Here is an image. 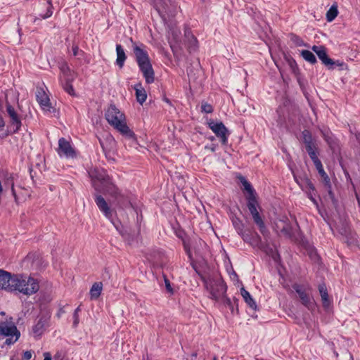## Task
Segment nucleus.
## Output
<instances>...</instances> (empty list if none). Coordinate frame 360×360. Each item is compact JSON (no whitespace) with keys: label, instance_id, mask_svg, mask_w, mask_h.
<instances>
[{"label":"nucleus","instance_id":"nucleus-28","mask_svg":"<svg viewBox=\"0 0 360 360\" xmlns=\"http://www.w3.org/2000/svg\"><path fill=\"white\" fill-rule=\"evenodd\" d=\"M171 34H172V39L170 37H169V43H170L171 47L173 48V46L174 45H177L179 44L181 32L178 29L173 30L171 32Z\"/></svg>","mask_w":360,"mask_h":360},{"label":"nucleus","instance_id":"nucleus-31","mask_svg":"<svg viewBox=\"0 0 360 360\" xmlns=\"http://www.w3.org/2000/svg\"><path fill=\"white\" fill-rule=\"evenodd\" d=\"M302 141H303L304 143L305 144V146H307L309 145H312L314 143L311 134L308 130H304L302 131Z\"/></svg>","mask_w":360,"mask_h":360},{"label":"nucleus","instance_id":"nucleus-54","mask_svg":"<svg viewBox=\"0 0 360 360\" xmlns=\"http://www.w3.org/2000/svg\"><path fill=\"white\" fill-rule=\"evenodd\" d=\"M335 354L336 356H338V354L337 352H335Z\"/></svg>","mask_w":360,"mask_h":360},{"label":"nucleus","instance_id":"nucleus-7","mask_svg":"<svg viewBox=\"0 0 360 360\" xmlns=\"http://www.w3.org/2000/svg\"><path fill=\"white\" fill-rule=\"evenodd\" d=\"M89 177L96 190L106 193L109 185H114L105 171L101 168H92L89 171Z\"/></svg>","mask_w":360,"mask_h":360},{"label":"nucleus","instance_id":"nucleus-47","mask_svg":"<svg viewBox=\"0 0 360 360\" xmlns=\"http://www.w3.org/2000/svg\"><path fill=\"white\" fill-rule=\"evenodd\" d=\"M163 100H164L166 103H169V104H170V103H170V101H169L167 98H166V97H165Z\"/></svg>","mask_w":360,"mask_h":360},{"label":"nucleus","instance_id":"nucleus-4","mask_svg":"<svg viewBox=\"0 0 360 360\" xmlns=\"http://www.w3.org/2000/svg\"><path fill=\"white\" fill-rule=\"evenodd\" d=\"M39 290L37 279L23 274H14L12 281V292H18L25 295H32Z\"/></svg>","mask_w":360,"mask_h":360},{"label":"nucleus","instance_id":"nucleus-48","mask_svg":"<svg viewBox=\"0 0 360 360\" xmlns=\"http://www.w3.org/2000/svg\"><path fill=\"white\" fill-rule=\"evenodd\" d=\"M187 252H188V257L191 259L192 258V253L191 252L190 250L187 251Z\"/></svg>","mask_w":360,"mask_h":360},{"label":"nucleus","instance_id":"nucleus-14","mask_svg":"<svg viewBox=\"0 0 360 360\" xmlns=\"http://www.w3.org/2000/svg\"><path fill=\"white\" fill-rule=\"evenodd\" d=\"M95 202L98 209L109 219H111L113 214V210L110 208L108 203L101 195H96Z\"/></svg>","mask_w":360,"mask_h":360},{"label":"nucleus","instance_id":"nucleus-2","mask_svg":"<svg viewBox=\"0 0 360 360\" xmlns=\"http://www.w3.org/2000/svg\"><path fill=\"white\" fill-rule=\"evenodd\" d=\"M201 279L210 298L219 300L225 297L226 285L218 272H213L205 276H201Z\"/></svg>","mask_w":360,"mask_h":360},{"label":"nucleus","instance_id":"nucleus-5","mask_svg":"<svg viewBox=\"0 0 360 360\" xmlns=\"http://www.w3.org/2000/svg\"><path fill=\"white\" fill-rule=\"evenodd\" d=\"M240 181L244 186V189L248 193V195L247 197L248 208L252 214L255 223L258 226L262 233H264L265 230V225L257 210V208H259V206L257 202V194L251 184L244 177L240 178Z\"/></svg>","mask_w":360,"mask_h":360},{"label":"nucleus","instance_id":"nucleus-40","mask_svg":"<svg viewBox=\"0 0 360 360\" xmlns=\"http://www.w3.org/2000/svg\"><path fill=\"white\" fill-rule=\"evenodd\" d=\"M288 64L293 72H295V70L297 69V65L295 63V61L292 59H288Z\"/></svg>","mask_w":360,"mask_h":360},{"label":"nucleus","instance_id":"nucleus-16","mask_svg":"<svg viewBox=\"0 0 360 360\" xmlns=\"http://www.w3.org/2000/svg\"><path fill=\"white\" fill-rule=\"evenodd\" d=\"M275 229L278 233L284 237L290 238L292 236V228L287 220L278 219L275 223Z\"/></svg>","mask_w":360,"mask_h":360},{"label":"nucleus","instance_id":"nucleus-38","mask_svg":"<svg viewBox=\"0 0 360 360\" xmlns=\"http://www.w3.org/2000/svg\"><path fill=\"white\" fill-rule=\"evenodd\" d=\"M165 287H166L167 290L169 293L173 294L174 293V290H173V289H172V288L171 286L169 281L166 277H165Z\"/></svg>","mask_w":360,"mask_h":360},{"label":"nucleus","instance_id":"nucleus-41","mask_svg":"<svg viewBox=\"0 0 360 360\" xmlns=\"http://www.w3.org/2000/svg\"><path fill=\"white\" fill-rule=\"evenodd\" d=\"M304 182H305L306 187L307 188H309V190H311L313 191H314V186L309 179H306L304 180Z\"/></svg>","mask_w":360,"mask_h":360},{"label":"nucleus","instance_id":"nucleus-27","mask_svg":"<svg viewBox=\"0 0 360 360\" xmlns=\"http://www.w3.org/2000/svg\"><path fill=\"white\" fill-rule=\"evenodd\" d=\"M314 165H315L316 169L318 170L319 174L323 179L325 184L330 187V179H329L328 176L327 175V174L325 172L323 165L321 164V162H319Z\"/></svg>","mask_w":360,"mask_h":360},{"label":"nucleus","instance_id":"nucleus-44","mask_svg":"<svg viewBox=\"0 0 360 360\" xmlns=\"http://www.w3.org/2000/svg\"><path fill=\"white\" fill-rule=\"evenodd\" d=\"M44 360H51V354L49 352L44 353Z\"/></svg>","mask_w":360,"mask_h":360},{"label":"nucleus","instance_id":"nucleus-12","mask_svg":"<svg viewBox=\"0 0 360 360\" xmlns=\"http://www.w3.org/2000/svg\"><path fill=\"white\" fill-rule=\"evenodd\" d=\"M58 154L65 155L66 158H73L75 156V151L71 146L69 141L65 138H60L58 141Z\"/></svg>","mask_w":360,"mask_h":360},{"label":"nucleus","instance_id":"nucleus-23","mask_svg":"<svg viewBox=\"0 0 360 360\" xmlns=\"http://www.w3.org/2000/svg\"><path fill=\"white\" fill-rule=\"evenodd\" d=\"M185 37L186 39V43L189 51H195L198 46L197 39L188 30L185 32Z\"/></svg>","mask_w":360,"mask_h":360},{"label":"nucleus","instance_id":"nucleus-26","mask_svg":"<svg viewBox=\"0 0 360 360\" xmlns=\"http://www.w3.org/2000/svg\"><path fill=\"white\" fill-rule=\"evenodd\" d=\"M240 294L244 299L245 302L253 309H257V304L255 300L252 299L250 293L244 288L240 289Z\"/></svg>","mask_w":360,"mask_h":360},{"label":"nucleus","instance_id":"nucleus-13","mask_svg":"<svg viewBox=\"0 0 360 360\" xmlns=\"http://www.w3.org/2000/svg\"><path fill=\"white\" fill-rule=\"evenodd\" d=\"M13 275L3 269H0V289L12 292V281Z\"/></svg>","mask_w":360,"mask_h":360},{"label":"nucleus","instance_id":"nucleus-30","mask_svg":"<svg viewBox=\"0 0 360 360\" xmlns=\"http://www.w3.org/2000/svg\"><path fill=\"white\" fill-rule=\"evenodd\" d=\"M338 6L335 4L332 5L326 13V19L328 22L333 21L338 15Z\"/></svg>","mask_w":360,"mask_h":360},{"label":"nucleus","instance_id":"nucleus-21","mask_svg":"<svg viewBox=\"0 0 360 360\" xmlns=\"http://www.w3.org/2000/svg\"><path fill=\"white\" fill-rule=\"evenodd\" d=\"M134 89L136 91V100L141 105H142L147 98L146 91L141 83L136 84L134 86Z\"/></svg>","mask_w":360,"mask_h":360},{"label":"nucleus","instance_id":"nucleus-52","mask_svg":"<svg viewBox=\"0 0 360 360\" xmlns=\"http://www.w3.org/2000/svg\"><path fill=\"white\" fill-rule=\"evenodd\" d=\"M310 199H311L312 201H314V199L312 198V197H310Z\"/></svg>","mask_w":360,"mask_h":360},{"label":"nucleus","instance_id":"nucleus-50","mask_svg":"<svg viewBox=\"0 0 360 360\" xmlns=\"http://www.w3.org/2000/svg\"><path fill=\"white\" fill-rule=\"evenodd\" d=\"M55 360H62V359H60L59 358L58 359V357L56 356H55Z\"/></svg>","mask_w":360,"mask_h":360},{"label":"nucleus","instance_id":"nucleus-20","mask_svg":"<svg viewBox=\"0 0 360 360\" xmlns=\"http://www.w3.org/2000/svg\"><path fill=\"white\" fill-rule=\"evenodd\" d=\"M48 319H49L46 316L41 317L34 326L32 330L35 336H40L43 333L47 324Z\"/></svg>","mask_w":360,"mask_h":360},{"label":"nucleus","instance_id":"nucleus-55","mask_svg":"<svg viewBox=\"0 0 360 360\" xmlns=\"http://www.w3.org/2000/svg\"><path fill=\"white\" fill-rule=\"evenodd\" d=\"M214 360H217V359H216V358H214Z\"/></svg>","mask_w":360,"mask_h":360},{"label":"nucleus","instance_id":"nucleus-11","mask_svg":"<svg viewBox=\"0 0 360 360\" xmlns=\"http://www.w3.org/2000/svg\"><path fill=\"white\" fill-rule=\"evenodd\" d=\"M209 126L212 131L219 137L221 142L223 144L227 143V136L229 135V131L222 122H210Z\"/></svg>","mask_w":360,"mask_h":360},{"label":"nucleus","instance_id":"nucleus-19","mask_svg":"<svg viewBox=\"0 0 360 360\" xmlns=\"http://www.w3.org/2000/svg\"><path fill=\"white\" fill-rule=\"evenodd\" d=\"M7 112L8 115L11 119V126L13 128V131H16L19 129V128L21 126V121L17 114V112L15 111L14 108L11 105H7Z\"/></svg>","mask_w":360,"mask_h":360},{"label":"nucleus","instance_id":"nucleus-34","mask_svg":"<svg viewBox=\"0 0 360 360\" xmlns=\"http://www.w3.org/2000/svg\"><path fill=\"white\" fill-rule=\"evenodd\" d=\"M48 4H49V6L46 11V13L44 15H42V18L44 19L51 17L53 14V5L51 3V0H49Z\"/></svg>","mask_w":360,"mask_h":360},{"label":"nucleus","instance_id":"nucleus-32","mask_svg":"<svg viewBox=\"0 0 360 360\" xmlns=\"http://www.w3.org/2000/svg\"><path fill=\"white\" fill-rule=\"evenodd\" d=\"M290 39L297 46H307L303 40L297 35L292 34Z\"/></svg>","mask_w":360,"mask_h":360},{"label":"nucleus","instance_id":"nucleus-10","mask_svg":"<svg viewBox=\"0 0 360 360\" xmlns=\"http://www.w3.org/2000/svg\"><path fill=\"white\" fill-rule=\"evenodd\" d=\"M293 289L298 294L299 297L302 303L308 309L314 310L315 308V302L312 297H311L305 291V289L299 284H294Z\"/></svg>","mask_w":360,"mask_h":360},{"label":"nucleus","instance_id":"nucleus-42","mask_svg":"<svg viewBox=\"0 0 360 360\" xmlns=\"http://www.w3.org/2000/svg\"><path fill=\"white\" fill-rule=\"evenodd\" d=\"M32 356V353L31 351H26L23 353V359L25 360H30Z\"/></svg>","mask_w":360,"mask_h":360},{"label":"nucleus","instance_id":"nucleus-8","mask_svg":"<svg viewBox=\"0 0 360 360\" xmlns=\"http://www.w3.org/2000/svg\"><path fill=\"white\" fill-rule=\"evenodd\" d=\"M20 333L14 325H6L0 327V338H7L4 344L11 345L15 343L20 338Z\"/></svg>","mask_w":360,"mask_h":360},{"label":"nucleus","instance_id":"nucleus-25","mask_svg":"<svg viewBox=\"0 0 360 360\" xmlns=\"http://www.w3.org/2000/svg\"><path fill=\"white\" fill-rule=\"evenodd\" d=\"M116 52H117V60L116 63L120 68H122L124 65V63L127 58L124 49L122 46L117 44L116 46Z\"/></svg>","mask_w":360,"mask_h":360},{"label":"nucleus","instance_id":"nucleus-15","mask_svg":"<svg viewBox=\"0 0 360 360\" xmlns=\"http://www.w3.org/2000/svg\"><path fill=\"white\" fill-rule=\"evenodd\" d=\"M36 96L37 100L43 110L49 112H51L52 110L53 111V108L51 105L50 99L43 89H38Z\"/></svg>","mask_w":360,"mask_h":360},{"label":"nucleus","instance_id":"nucleus-3","mask_svg":"<svg viewBox=\"0 0 360 360\" xmlns=\"http://www.w3.org/2000/svg\"><path fill=\"white\" fill-rule=\"evenodd\" d=\"M130 41L133 44V51L136 56V60L143 73L146 82L147 84L153 83L155 80V73L147 51L141 46L134 43L131 38Z\"/></svg>","mask_w":360,"mask_h":360},{"label":"nucleus","instance_id":"nucleus-22","mask_svg":"<svg viewBox=\"0 0 360 360\" xmlns=\"http://www.w3.org/2000/svg\"><path fill=\"white\" fill-rule=\"evenodd\" d=\"M319 291L321 297L323 307L326 309L328 308L330 302L328 298L327 288L324 283L320 284L319 285Z\"/></svg>","mask_w":360,"mask_h":360},{"label":"nucleus","instance_id":"nucleus-33","mask_svg":"<svg viewBox=\"0 0 360 360\" xmlns=\"http://www.w3.org/2000/svg\"><path fill=\"white\" fill-rule=\"evenodd\" d=\"M72 82H65V84H63V89L70 95L75 96V91H74L72 85L71 84Z\"/></svg>","mask_w":360,"mask_h":360},{"label":"nucleus","instance_id":"nucleus-29","mask_svg":"<svg viewBox=\"0 0 360 360\" xmlns=\"http://www.w3.org/2000/svg\"><path fill=\"white\" fill-rule=\"evenodd\" d=\"M300 54L306 61L311 64H314L316 63V58L314 54L310 51L302 50L301 51Z\"/></svg>","mask_w":360,"mask_h":360},{"label":"nucleus","instance_id":"nucleus-18","mask_svg":"<svg viewBox=\"0 0 360 360\" xmlns=\"http://www.w3.org/2000/svg\"><path fill=\"white\" fill-rule=\"evenodd\" d=\"M59 69L60 70V78H63L65 82H73L75 79L77 74L72 71L66 62H62L59 65Z\"/></svg>","mask_w":360,"mask_h":360},{"label":"nucleus","instance_id":"nucleus-45","mask_svg":"<svg viewBox=\"0 0 360 360\" xmlns=\"http://www.w3.org/2000/svg\"><path fill=\"white\" fill-rule=\"evenodd\" d=\"M79 48L77 46L72 47V52L74 56H77L78 54Z\"/></svg>","mask_w":360,"mask_h":360},{"label":"nucleus","instance_id":"nucleus-43","mask_svg":"<svg viewBox=\"0 0 360 360\" xmlns=\"http://www.w3.org/2000/svg\"><path fill=\"white\" fill-rule=\"evenodd\" d=\"M306 150H307L308 153H311V151L316 150L315 143L306 146Z\"/></svg>","mask_w":360,"mask_h":360},{"label":"nucleus","instance_id":"nucleus-1","mask_svg":"<svg viewBox=\"0 0 360 360\" xmlns=\"http://www.w3.org/2000/svg\"><path fill=\"white\" fill-rule=\"evenodd\" d=\"M105 116L108 122L124 136L126 139L131 141L134 144L137 143L135 134L126 123L125 115L115 105H110L108 108Z\"/></svg>","mask_w":360,"mask_h":360},{"label":"nucleus","instance_id":"nucleus-9","mask_svg":"<svg viewBox=\"0 0 360 360\" xmlns=\"http://www.w3.org/2000/svg\"><path fill=\"white\" fill-rule=\"evenodd\" d=\"M106 193L112 195L119 206L122 208L130 207L131 205L128 198L122 193L115 185H109L106 190Z\"/></svg>","mask_w":360,"mask_h":360},{"label":"nucleus","instance_id":"nucleus-36","mask_svg":"<svg viewBox=\"0 0 360 360\" xmlns=\"http://www.w3.org/2000/svg\"><path fill=\"white\" fill-rule=\"evenodd\" d=\"M309 157L311 158V160L313 161L314 164L316 165V163L321 162L320 160L318 158L317 154L316 153V150L311 151V153H308Z\"/></svg>","mask_w":360,"mask_h":360},{"label":"nucleus","instance_id":"nucleus-17","mask_svg":"<svg viewBox=\"0 0 360 360\" xmlns=\"http://www.w3.org/2000/svg\"><path fill=\"white\" fill-rule=\"evenodd\" d=\"M312 51L316 53L319 58L322 61V63L326 65L329 66V65H332L333 60L328 58L327 55L326 49L323 46H313L311 48Z\"/></svg>","mask_w":360,"mask_h":360},{"label":"nucleus","instance_id":"nucleus-46","mask_svg":"<svg viewBox=\"0 0 360 360\" xmlns=\"http://www.w3.org/2000/svg\"><path fill=\"white\" fill-rule=\"evenodd\" d=\"M5 126V122L2 118L0 117V129H3Z\"/></svg>","mask_w":360,"mask_h":360},{"label":"nucleus","instance_id":"nucleus-39","mask_svg":"<svg viewBox=\"0 0 360 360\" xmlns=\"http://www.w3.org/2000/svg\"><path fill=\"white\" fill-rule=\"evenodd\" d=\"M79 310V308L77 307L74 313V322L73 324L75 326H77L79 323V316H78V311Z\"/></svg>","mask_w":360,"mask_h":360},{"label":"nucleus","instance_id":"nucleus-51","mask_svg":"<svg viewBox=\"0 0 360 360\" xmlns=\"http://www.w3.org/2000/svg\"><path fill=\"white\" fill-rule=\"evenodd\" d=\"M310 199H311L312 201H314V199L312 198V197H310Z\"/></svg>","mask_w":360,"mask_h":360},{"label":"nucleus","instance_id":"nucleus-24","mask_svg":"<svg viewBox=\"0 0 360 360\" xmlns=\"http://www.w3.org/2000/svg\"><path fill=\"white\" fill-rule=\"evenodd\" d=\"M103 290V284L101 282L94 283L91 289H90V298L91 300H96L98 299L102 292Z\"/></svg>","mask_w":360,"mask_h":360},{"label":"nucleus","instance_id":"nucleus-49","mask_svg":"<svg viewBox=\"0 0 360 360\" xmlns=\"http://www.w3.org/2000/svg\"><path fill=\"white\" fill-rule=\"evenodd\" d=\"M114 225H115V226L116 229H117V231H119L120 232H121V231L120 230V229H119L118 226H117V225H116V224H114Z\"/></svg>","mask_w":360,"mask_h":360},{"label":"nucleus","instance_id":"nucleus-6","mask_svg":"<svg viewBox=\"0 0 360 360\" xmlns=\"http://www.w3.org/2000/svg\"><path fill=\"white\" fill-rule=\"evenodd\" d=\"M240 181L244 186V189L248 193V195L247 197L248 208L252 214L255 223L258 226L262 233H264L265 230V225L257 210V208H259V206L257 202V194L251 184L244 177L240 178Z\"/></svg>","mask_w":360,"mask_h":360},{"label":"nucleus","instance_id":"nucleus-53","mask_svg":"<svg viewBox=\"0 0 360 360\" xmlns=\"http://www.w3.org/2000/svg\"><path fill=\"white\" fill-rule=\"evenodd\" d=\"M310 199H311L312 201H314V199L312 198V197H310Z\"/></svg>","mask_w":360,"mask_h":360},{"label":"nucleus","instance_id":"nucleus-37","mask_svg":"<svg viewBox=\"0 0 360 360\" xmlns=\"http://www.w3.org/2000/svg\"><path fill=\"white\" fill-rule=\"evenodd\" d=\"M202 110L207 113L212 112V107L208 103H203L201 106Z\"/></svg>","mask_w":360,"mask_h":360},{"label":"nucleus","instance_id":"nucleus-35","mask_svg":"<svg viewBox=\"0 0 360 360\" xmlns=\"http://www.w3.org/2000/svg\"><path fill=\"white\" fill-rule=\"evenodd\" d=\"M334 63H333L332 65H329V66H328L329 68V69H333V65H336L338 67H340L341 70H344V69H347V65L342 63V62H340L339 60H337V61H333Z\"/></svg>","mask_w":360,"mask_h":360}]
</instances>
